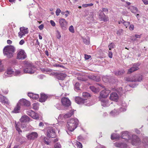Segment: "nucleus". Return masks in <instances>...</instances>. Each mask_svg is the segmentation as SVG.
<instances>
[{"instance_id": "obj_1", "label": "nucleus", "mask_w": 148, "mask_h": 148, "mask_svg": "<svg viewBox=\"0 0 148 148\" xmlns=\"http://www.w3.org/2000/svg\"><path fill=\"white\" fill-rule=\"evenodd\" d=\"M121 136L122 138L126 140V141L131 143L133 145H138L141 143L140 139L135 135H133L132 139H130L131 137L128 134L127 131L123 132Z\"/></svg>"}, {"instance_id": "obj_2", "label": "nucleus", "mask_w": 148, "mask_h": 148, "mask_svg": "<svg viewBox=\"0 0 148 148\" xmlns=\"http://www.w3.org/2000/svg\"><path fill=\"white\" fill-rule=\"evenodd\" d=\"M82 97L85 99L76 97L75 99L76 102L78 104H84L87 106H90L92 105L90 103L89 100L87 99L90 97V95L89 93L87 92H83Z\"/></svg>"}, {"instance_id": "obj_3", "label": "nucleus", "mask_w": 148, "mask_h": 148, "mask_svg": "<svg viewBox=\"0 0 148 148\" xmlns=\"http://www.w3.org/2000/svg\"><path fill=\"white\" fill-rule=\"evenodd\" d=\"M78 120L76 118L72 119L68 121L67 127L68 130L72 132L77 127L78 124Z\"/></svg>"}, {"instance_id": "obj_4", "label": "nucleus", "mask_w": 148, "mask_h": 148, "mask_svg": "<svg viewBox=\"0 0 148 148\" xmlns=\"http://www.w3.org/2000/svg\"><path fill=\"white\" fill-rule=\"evenodd\" d=\"M15 51L14 47L12 46H8L5 47L3 50L4 55L9 58L13 56V53Z\"/></svg>"}, {"instance_id": "obj_5", "label": "nucleus", "mask_w": 148, "mask_h": 148, "mask_svg": "<svg viewBox=\"0 0 148 148\" xmlns=\"http://www.w3.org/2000/svg\"><path fill=\"white\" fill-rule=\"evenodd\" d=\"M24 64L25 68L23 70L24 73L32 74L34 73L35 68L32 64L25 62Z\"/></svg>"}, {"instance_id": "obj_6", "label": "nucleus", "mask_w": 148, "mask_h": 148, "mask_svg": "<svg viewBox=\"0 0 148 148\" xmlns=\"http://www.w3.org/2000/svg\"><path fill=\"white\" fill-rule=\"evenodd\" d=\"M55 128L53 127H48V129L47 132V137L51 138H54L56 137L55 128L57 129L55 126Z\"/></svg>"}, {"instance_id": "obj_7", "label": "nucleus", "mask_w": 148, "mask_h": 148, "mask_svg": "<svg viewBox=\"0 0 148 148\" xmlns=\"http://www.w3.org/2000/svg\"><path fill=\"white\" fill-rule=\"evenodd\" d=\"M137 79H136L134 77L132 76L128 77L125 78V80L128 82H140L142 79V76L141 75H139L137 76Z\"/></svg>"}, {"instance_id": "obj_8", "label": "nucleus", "mask_w": 148, "mask_h": 148, "mask_svg": "<svg viewBox=\"0 0 148 148\" xmlns=\"http://www.w3.org/2000/svg\"><path fill=\"white\" fill-rule=\"evenodd\" d=\"M26 56V54L24 50L21 49L18 51L17 55V58L23 60L25 59Z\"/></svg>"}, {"instance_id": "obj_9", "label": "nucleus", "mask_w": 148, "mask_h": 148, "mask_svg": "<svg viewBox=\"0 0 148 148\" xmlns=\"http://www.w3.org/2000/svg\"><path fill=\"white\" fill-rule=\"evenodd\" d=\"M20 31L18 33V36L20 38H21L23 36L28 32V28L24 27H20Z\"/></svg>"}, {"instance_id": "obj_10", "label": "nucleus", "mask_w": 148, "mask_h": 148, "mask_svg": "<svg viewBox=\"0 0 148 148\" xmlns=\"http://www.w3.org/2000/svg\"><path fill=\"white\" fill-rule=\"evenodd\" d=\"M98 14L99 15V18L101 21H106L108 20V16L105 15L101 10L99 11Z\"/></svg>"}, {"instance_id": "obj_11", "label": "nucleus", "mask_w": 148, "mask_h": 148, "mask_svg": "<svg viewBox=\"0 0 148 148\" xmlns=\"http://www.w3.org/2000/svg\"><path fill=\"white\" fill-rule=\"evenodd\" d=\"M59 23L61 28L63 30H66L67 28V23L64 18H60L59 19Z\"/></svg>"}, {"instance_id": "obj_12", "label": "nucleus", "mask_w": 148, "mask_h": 148, "mask_svg": "<svg viewBox=\"0 0 148 148\" xmlns=\"http://www.w3.org/2000/svg\"><path fill=\"white\" fill-rule=\"evenodd\" d=\"M140 64L138 63H135L133 64L132 67L129 69L128 71V73H131L138 69V66Z\"/></svg>"}, {"instance_id": "obj_13", "label": "nucleus", "mask_w": 148, "mask_h": 148, "mask_svg": "<svg viewBox=\"0 0 148 148\" xmlns=\"http://www.w3.org/2000/svg\"><path fill=\"white\" fill-rule=\"evenodd\" d=\"M38 134L36 132H32L28 134L26 136V137L29 140H34L37 138Z\"/></svg>"}, {"instance_id": "obj_14", "label": "nucleus", "mask_w": 148, "mask_h": 148, "mask_svg": "<svg viewBox=\"0 0 148 148\" xmlns=\"http://www.w3.org/2000/svg\"><path fill=\"white\" fill-rule=\"evenodd\" d=\"M110 91L108 90L105 89L102 90L100 93V98H105L107 97Z\"/></svg>"}, {"instance_id": "obj_15", "label": "nucleus", "mask_w": 148, "mask_h": 148, "mask_svg": "<svg viewBox=\"0 0 148 148\" xmlns=\"http://www.w3.org/2000/svg\"><path fill=\"white\" fill-rule=\"evenodd\" d=\"M20 126L22 128H24L26 127V125L25 124H21L20 123L18 122L15 123V128L16 130L18 131L19 134H20V133L22 132L21 130L19 127Z\"/></svg>"}, {"instance_id": "obj_16", "label": "nucleus", "mask_w": 148, "mask_h": 148, "mask_svg": "<svg viewBox=\"0 0 148 148\" xmlns=\"http://www.w3.org/2000/svg\"><path fill=\"white\" fill-rule=\"evenodd\" d=\"M62 105L65 106H68L71 105V102L69 99L64 97L61 100Z\"/></svg>"}, {"instance_id": "obj_17", "label": "nucleus", "mask_w": 148, "mask_h": 148, "mask_svg": "<svg viewBox=\"0 0 148 148\" xmlns=\"http://www.w3.org/2000/svg\"><path fill=\"white\" fill-rule=\"evenodd\" d=\"M0 102L1 103L9 105L10 101L8 99L1 95L0 94Z\"/></svg>"}, {"instance_id": "obj_18", "label": "nucleus", "mask_w": 148, "mask_h": 148, "mask_svg": "<svg viewBox=\"0 0 148 148\" xmlns=\"http://www.w3.org/2000/svg\"><path fill=\"white\" fill-rule=\"evenodd\" d=\"M18 102L21 106V105H24L28 106L30 105V102L29 101L24 99H20Z\"/></svg>"}, {"instance_id": "obj_19", "label": "nucleus", "mask_w": 148, "mask_h": 148, "mask_svg": "<svg viewBox=\"0 0 148 148\" xmlns=\"http://www.w3.org/2000/svg\"><path fill=\"white\" fill-rule=\"evenodd\" d=\"M118 99V95L116 93H112L110 94V99L111 100L117 101Z\"/></svg>"}, {"instance_id": "obj_20", "label": "nucleus", "mask_w": 148, "mask_h": 148, "mask_svg": "<svg viewBox=\"0 0 148 148\" xmlns=\"http://www.w3.org/2000/svg\"><path fill=\"white\" fill-rule=\"evenodd\" d=\"M21 108V105L18 102L16 106L14 108V110L12 111V112L13 113H17L20 112Z\"/></svg>"}, {"instance_id": "obj_21", "label": "nucleus", "mask_w": 148, "mask_h": 148, "mask_svg": "<svg viewBox=\"0 0 148 148\" xmlns=\"http://www.w3.org/2000/svg\"><path fill=\"white\" fill-rule=\"evenodd\" d=\"M14 71L11 69H8L7 71L5 73V75L6 77H10L12 75H14Z\"/></svg>"}, {"instance_id": "obj_22", "label": "nucleus", "mask_w": 148, "mask_h": 148, "mask_svg": "<svg viewBox=\"0 0 148 148\" xmlns=\"http://www.w3.org/2000/svg\"><path fill=\"white\" fill-rule=\"evenodd\" d=\"M74 111H75L73 110H71L70 112L63 116L64 118L66 119L71 117L73 115Z\"/></svg>"}, {"instance_id": "obj_23", "label": "nucleus", "mask_w": 148, "mask_h": 148, "mask_svg": "<svg viewBox=\"0 0 148 148\" xmlns=\"http://www.w3.org/2000/svg\"><path fill=\"white\" fill-rule=\"evenodd\" d=\"M29 118L27 115H25L22 116L20 119V121L21 122H26L29 121Z\"/></svg>"}, {"instance_id": "obj_24", "label": "nucleus", "mask_w": 148, "mask_h": 148, "mask_svg": "<svg viewBox=\"0 0 148 148\" xmlns=\"http://www.w3.org/2000/svg\"><path fill=\"white\" fill-rule=\"evenodd\" d=\"M101 104L104 107H107L110 105V103L108 100L103 99L101 100Z\"/></svg>"}, {"instance_id": "obj_25", "label": "nucleus", "mask_w": 148, "mask_h": 148, "mask_svg": "<svg viewBox=\"0 0 148 148\" xmlns=\"http://www.w3.org/2000/svg\"><path fill=\"white\" fill-rule=\"evenodd\" d=\"M114 145L116 147H120V148H126L127 147V145L125 144L118 143H115Z\"/></svg>"}, {"instance_id": "obj_26", "label": "nucleus", "mask_w": 148, "mask_h": 148, "mask_svg": "<svg viewBox=\"0 0 148 148\" xmlns=\"http://www.w3.org/2000/svg\"><path fill=\"white\" fill-rule=\"evenodd\" d=\"M46 95L44 94L41 93L40 95V97L39 99L40 101L43 102L45 101Z\"/></svg>"}, {"instance_id": "obj_27", "label": "nucleus", "mask_w": 148, "mask_h": 148, "mask_svg": "<svg viewBox=\"0 0 148 148\" xmlns=\"http://www.w3.org/2000/svg\"><path fill=\"white\" fill-rule=\"evenodd\" d=\"M66 76V75L65 74L60 73L57 75V77L59 79L63 80Z\"/></svg>"}, {"instance_id": "obj_28", "label": "nucleus", "mask_w": 148, "mask_h": 148, "mask_svg": "<svg viewBox=\"0 0 148 148\" xmlns=\"http://www.w3.org/2000/svg\"><path fill=\"white\" fill-rule=\"evenodd\" d=\"M128 9L133 13H136L138 10L136 8L132 6H131L129 7Z\"/></svg>"}, {"instance_id": "obj_29", "label": "nucleus", "mask_w": 148, "mask_h": 148, "mask_svg": "<svg viewBox=\"0 0 148 148\" xmlns=\"http://www.w3.org/2000/svg\"><path fill=\"white\" fill-rule=\"evenodd\" d=\"M89 78L97 82H99L100 80V78L99 76H95L94 75L90 76Z\"/></svg>"}, {"instance_id": "obj_30", "label": "nucleus", "mask_w": 148, "mask_h": 148, "mask_svg": "<svg viewBox=\"0 0 148 148\" xmlns=\"http://www.w3.org/2000/svg\"><path fill=\"white\" fill-rule=\"evenodd\" d=\"M16 139L17 141L20 143L21 144L23 143L24 141L23 140V138L22 137H16Z\"/></svg>"}, {"instance_id": "obj_31", "label": "nucleus", "mask_w": 148, "mask_h": 148, "mask_svg": "<svg viewBox=\"0 0 148 148\" xmlns=\"http://www.w3.org/2000/svg\"><path fill=\"white\" fill-rule=\"evenodd\" d=\"M47 74H49L50 75H54L55 74L53 72L52 70L49 69L47 68Z\"/></svg>"}, {"instance_id": "obj_32", "label": "nucleus", "mask_w": 148, "mask_h": 148, "mask_svg": "<svg viewBox=\"0 0 148 148\" xmlns=\"http://www.w3.org/2000/svg\"><path fill=\"white\" fill-rule=\"evenodd\" d=\"M23 73L21 72L19 70H16L14 72V75L15 76L20 75L22 74Z\"/></svg>"}, {"instance_id": "obj_33", "label": "nucleus", "mask_w": 148, "mask_h": 148, "mask_svg": "<svg viewBox=\"0 0 148 148\" xmlns=\"http://www.w3.org/2000/svg\"><path fill=\"white\" fill-rule=\"evenodd\" d=\"M34 114H32L31 116L34 119H38L39 118L38 115L34 112Z\"/></svg>"}, {"instance_id": "obj_34", "label": "nucleus", "mask_w": 148, "mask_h": 148, "mask_svg": "<svg viewBox=\"0 0 148 148\" xmlns=\"http://www.w3.org/2000/svg\"><path fill=\"white\" fill-rule=\"evenodd\" d=\"M83 41L84 43L86 45H88L89 43V39L88 37L83 39Z\"/></svg>"}, {"instance_id": "obj_35", "label": "nucleus", "mask_w": 148, "mask_h": 148, "mask_svg": "<svg viewBox=\"0 0 148 148\" xmlns=\"http://www.w3.org/2000/svg\"><path fill=\"white\" fill-rule=\"evenodd\" d=\"M124 73V71L123 70L116 71L115 72V74L116 75H121Z\"/></svg>"}, {"instance_id": "obj_36", "label": "nucleus", "mask_w": 148, "mask_h": 148, "mask_svg": "<svg viewBox=\"0 0 148 148\" xmlns=\"http://www.w3.org/2000/svg\"><path fill=\"white\" fill-rule=\"evenodd\" d=\"M143 143L145 144V146L148 147V137H145L143 139Z\"/></svg>"}, {"instance_id": "obj_37", "label": "nucleus", "mask_w": 148, "mask_h": 148, "mask_svg": "<svg viewBox=\"0 0 148 148\" xmlns=\"http://www.w3.org/2000/svg\"><path fill=\"white\" fill-rule=\"evenodd\" d=\"M33 109L37 110H38L39 108V104L38 103H34L33 104Z\"/></svg>"}, {"instance_id": "obj_38", "label": "nucleus", "mask_w": 148, "mask_h": 148, "mask_svg": "<svg viewBox=\"0 0 148 148\" xmlns=\"http://www.w3.org/2000/svg\"><path fill=\"white\" fill-rule=\"evenodd\" d=\"M119 137V135H117L116 134H112L111 136V139L112 140H114L118 138Z\"/></svg>"}, {"instance_id": "obj_39", "label": "nucleus", "mask_w": 148, "mask_h": 148, "mask_svg": "<svg viewBox=\"0 0 148 148\" xmlns=\"http://www.w3.org/2000/svg\"><path fill=\"white\" fill-rule=\"evenodd\" d=\"M119 113V112L116 111L115 109L114 110L110 112V114L112 116H115L118 114Z\"/></svg>"}, {"instance_id": "obj_40", "label": "nucleus", "mask_w": 148, "mask_h": 148, "mask_svg": "<svg viewBox=\"0 0 148 148\" xmlns=\"http://www.w3.org/2000/svg\"><path fill=\"white\" fill-rule=\"evenodd\" d=\"M124 105H123V106H124V107H121L120 109V111L121 112H124L126 110V104L125 103L124 104Z\"/></svg>"}, {"instance_id": "obj_41", "label": "nucleus", "mask_w": 148, "mask_h": 148, "mask_svg": "<svg viewBox=\"0 0 148 148\" xmlns=\"http://www.w3.org/2000/svg\"><path fill=\"white\" fill-rule=\"evenodd\" d=\"M26 114L30 116L32 115V114H34V112L31 110H29L27 111L26 112Z\"/></svg>"}, {"instance_id": "obj_42", "label": "nucleus", "mask_w": 148, "mask_h": 148, "mask_svg": "<svg viewBox=\"0 0 148 148\" xmlns=\"http://www.w3.org/2000/svg\"><path fill=\"white\" fill-rule=\"evenodd\" d=\"M93 5L92 3H88L87 4H84L82 5V6L84 8H86L88 6H91Z\"/></svg>"}, {"instance_id": "obj_43", "label": "nucleus", "mask_w": 148, "mask_h": 148, "mask_svg": "<svg viewBox=\"0 0 148 148\" xmlns=\"http://www.w3.org/2000/svg\"><path fill=\"white\" fill-rule=\"evenodd\" d=\"M90 88L92 91L94 92H96L97 91V90L94 86H90Z\"/></svg>"}, {"instance_id": "obj_44", "label": "nucleus", "mask_w": 148, "mask_h": 148, "mask_svg": "<svg viewBox=\"0 0 148 148\" xmlns=\"http://www.w3.org/2000/svg\"><path fill=\"white\" fill-rule=\"evenodd\" d=\"M80 85L79 83L77 82L75 85V88L77 90H79V89Z\"/></svg>"}, {"instance_id": "obj_45", "label": "nucleus", "mask_w": 148, "mask_h": 148, "mask_svg": "<svg viewBox=\"0 0 148 148\" xmlns=\"http://www.w3.org/2000/svg\"><path fill=\"white\" fill-rule=\"evenodd\" d=\"M56 36L57 38L60 39L61 38V36L60 32L58 31H56Z\"/></svg>"}, {"instance_id": "obj_46", "label": "nucleus", "mask_w": 148, "mask_h": 148, "mask_svg": "<svg viewBox=\"0 0 148 148\" xmlns=\"http://www.w3.org/2000/svg\"><path fill=\"white\" fill-rule=\"evenodd\" d=\"M76 145L77 148H82V144L78 142H77L76 143Z\"/></svg>"}, {"instance_id": "obj_47", "label": "nucleus", "mask_w": 148, "mask_h": 148, "mask_svg": "<svg viewBox=\"0 0 148 148\" xmlns=\"http://www.w3.org/2000/svg\"><path fill=\"white\" fill-rule=\"evenodd\" d=\"M69 30L70 32L72 33L74 32V27L73 26L71 25L69 28Z\"/></svg>"}, {"instance_id": "obj_48", "label": "nucleus", "mask_w": 148, "mask_h": 148, "mask_svg": "<svg viewBox=\"0 0 148 148\" xmlns=\"http://www.w3.org/2000/svg\"><path fill=\"white\" fill-rule=\"evenodd\" d=\"M39 97V95L38 94H34L32 99H36Z\"/></svg>"}, {"instance_id": "obj_49", "label": "nucleus", "mask_w": 148, "mask_h": 148, "mask_svg": "<svg viewBox=\"0 0 148 148\" xmlns=\"http://www.w3.org/2000/svg\"><path fill=\"white\" fill-rule=\"evenodd\" d=\"M114 44L113 43H111L108 46L109 50H110L114 48Z\"/></svg>"}, {"instance_id": "obj_50", "label": "nucleus", "mask_w": 148, "mask_h": 148, "mask_svg": "<svg viewBox=\"0 0 148 148\" xmlns=\"http://www.w3.org/2000/svg\"><path fill=\"white\" fill-rule=\"evenodd\" d=\"M130 22L124 21L123 24L127 28L128 26L130 25Z\"/></svg>"}, {"instance_id": "obj_51", "label": "nucleus", "mask_w": 148, "mask_h": 148, "mask_svg": "<svg viewBox=\"0 0 148 148\" xmlns=\"http://www.w3.org/2000/svg\"><path fill=\"white\" fill-rule=\"evenodd\" d=\"M61 12V10L59 9L58 8L56 10V14L57 16H58L59 15L60 13Z\"/></svg>"}, {"instance_id": "obj_52", "label": "nucleus", "mask_w": 148, "mask_h": 148, "mask_svg": "<svg viewBox=\"0 0 148 148\" xmlns=\"http://www.w3.org/2000/svg\"><path fill=\"white\" fill-rule=\"evenodd\" d=\"M40 70L43 72L46 71L45 67H40Z\"/></svg>"}, {"instance_id": "obj_53", "label": "nucleus", "mask_w": 148, "mask_h": 148, "mask_svg": "<svg viewBox=\"0 0 148 148\" xmlns=\"http://www.w3.org/2000/svg\"><path fill=\"white\" fill-rule=\"evenodd\" d=\"M61 145L59 143L56 144L54 145V148H61Z\"/></svg>"}, {"instance_id": "obj_54", "label": "nucleus", "mask_w": 148, "mask_h": 148, "mask_svg": "<svg viewBox=\"0 0 148 148\" xmlns=\"http://www.w3.org/2000/svg\"><path fill=\"white\" fill-rule=\"evenodd\" d=\"M3 70V65L1 63V60H0V72L2 71Z\"/></svg>"}, {"instance_id": "obj_55", "label": "nucleus", "mask_w": 148, "mask_h": 148, "mask_svg": "<svg viewBox=\"0 0 148 148\" xmlns=\"http://www.w3.org/2000/svg\"><path fill=\"white\" fill-rule=\"evenodd\" d=\"M91 57L90 55H88L86 54H85L84 55V58L86 60H88Z\"/></svg>"}, {"instance_id": "obj_56", "label": "nucleus", "mask_w": 148, "mask_h": 148, "mask_svg": "<svg viewBox=\"0 0 148 148\" xmlns=\"http://www.w3.org/2000/svg\"><path fill=\"white\" fill-rule=\"evenodd\" d=\"M102 79L103 81L107 82L108 81V79L106 78V76H103L102 77Z\"/></svg>"}, {"instance_id": "obj_57", "label": "nucleus", "mask_w": 148, "mask_h": 148, "mask_svg": "<svg viewBox=\"0 0 148 148\" xmlns=\"http://www.w3.org/2000/svg\"><path fill=\"white\" fill-rule=\"evenodd\" d=\"M34 93H29L28 94V95L29 97L30 98H32L33 96V95H34Z\"/></svg>"}, {"instance_id": "obj_58", "label": "nucleus", "mask_w": 148, "mask_h": 148, "mask_svg": "<svg viewBox=\"0 0 148 148\" xmlns=\"http://www.w3.org/2000/svg\"><path fill=\"white\" fill-rule=\"evenodd\" d=\"M129 28L130 30H133L134 29V25L132 24L130 25Z\"/></svg>"}, {"instance_id": "obj_59", "label": "nucleus", "mask_w": 148, "mask_h": 148, "mask_svg": "<svg viewBox=\"0 0 148 148\" xmlns=\"http://www.w3.org/2000/svg\"><path fill=\"white\" fill-rule=\"evenodd\" d=\"M65 17H67L69 15V13L68 11L66 10L65 11Z\"/></svg>"}, {"instance_id": "obj_60", "label": "nucleus", "mask_w": 148, "mask_h": 148, "mask_svg": "<svg viewBox=\"0 0 148 148\" xmlns=\"http://www.w3.org/2000/svg\"><path fill=\"white\" fill-rule=\"evenodd\" d=\"M25 43V41L23 39L21 40L19 42V44L21 45H22Z\"/></svg>"}, {"instance_id": "obj_61", "label": "nucleus", "mask_w": 148, "mask_h": 148, "mask_svg": "<svg viewBox=\"0 0 148 148\" xmlns=\"http://www.w3.org/2000/svg\"><path fill=\"white\" fill-rule=\"evenodd\" d=\"M50 23L51 24V25H52V26H55L56 25V24L53 21V20H51L50 21Z\"/></svg>"}, {"instance_id": "obj_62", "label": "nucleus", "mask_w": 148, "mask_h": 148, "mask_svg": "<svg viewBox=\"0 0 148 148\" xmlns=\"http://www.w3.org/2000/svg\"><path fill=\"white\" fill-rule=\"evenodd\" d=\"M124 22V21L123 19L121 18L120 19L119 21V24L121 23H122L123 24Z\"/></svg>"}, {"instance_id": "obj_63", "label": "nucleus", "mask_w": 148, "mask_h": 148, "mask_svg": "<svg viewBox=\"0 0 148 148\" xmlns=\"http://www.w3.org/2000/svg\"><path fill=\"white\" fill-rule=\"evenodd\" d=\"M108 56H109V57L110 58H112V52H111L110 51H109V52Z\"/></svg>"}, {"instance_id": "obj_64", "label": "nucleus", "mask_w": 148, "mask_h": 148, "mask_svg": "<svg viewBox=\"0 0 148 148\" xmlns=\"http://www.w3.org/2000/svg\"><path fill=\"white\" fill-rule=\"evenodd\" d=\"M144 4L145 5L148 4V1L147 0H142Z\"/></svg>"}]
</instances>
